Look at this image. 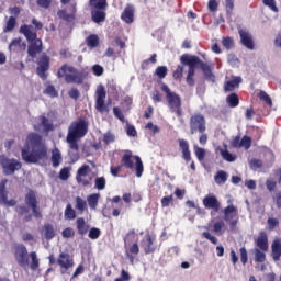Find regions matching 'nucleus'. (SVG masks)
Wrapping results in <instances>:
<instances>
[{
	"mask_svg": "<svg viewBox=\"0 0 281 281\" xmlns=\"http://www.w3.org/2000/svg\"><path fill=\"white\" fill-rule=\"evenodd\" d=\"M21 157L25 164H38L47 159V146L43 143V137L38 134H30L26 145L21 149Z\"/></svg>",
	"mask_w": 281,
	"mask_h": 281,
	"instance_id": "nucleus-1",
	"label": "nucleus"
},
{
	"mask_svg": "<svg viewBox=\"0 0 281 281\" xmlns=\"http://www.w3.org/2000/svg\"><path fill=\"white\" fill-rule=\"evenodd\" d=\"M180 63H182V65L189 66L188 75L186 78V82L189 87H194V85H196V81H194V76L196 75V67H199L203 71L205 80L216 82V77L212 72V66L201 60L199 56L183 54L180 57Z\"/></svg>",
	"mask_w": 281,
	"mask_h": 281,
	"instance_id": "nucleus-2",
	"label": "nucleus"
},
{
	"mask_svg": "<svg viewBox=\"0 0 281 281\" xmlns=\"http://www.w3.org/2000/svg\"><path fill=\"white\" fill-rule=\"evenodd\" d=\"M88 131H89V123H87L85 119H79L78 121L72 122L68 127L66 142L69 145L70 150H75V153H77V159H78V150H80V146L78 145V142L79 139H82L85 135H87Z\"/></svg>",
	"mask_w": 281,
	"mask_h": 281,
	"instance_id": "nucleus-3",
	"label": "nucleus"
},
{
	"mask_svg": "<svg viewBox=\"0 0 281 281\" xmlns=\"http://www.w3.org/2000/svg\"><path fill=\"white\" fill-rule=\"evenodd\" d=\"M20 34H23L29 43L27 54L30 58H36L38 54L43 53V41L38 38V33L34 31V26L27 24L21 25Z\"/></svg>",
	"mask_w": 281,
	"mask_h": 281,
	"instance_id": "nucleus-4",
	"label": "nucleus"
},
{
	"mask_svg": "<svg viewBox=\"0 0 281 281\" xmlns=\"http://www.w3.org/2000/svg\"><path fill=\"white\" fill-rule=\"evenodd\" d=\"M89 74L85 70H77L76 67L64 64L57 71V78L64 79L66 85H83Z\"/></svg>",
	"mask_w": 281,
	"mask_h": 281,
	"instance_id": "nucleus-5",
	"label": "nucleus"
},
{
	"mask_svg": "<svg viewBox=\"0 0 281 281\" xmlns=\"http://www.w3.org/2000/svg\"><path fill=\"white\" fill-rule=\"evenodd\" d=\"M161 91L166 93L167 106L170 112L175 113L177 117H183L181 95H179L177 92H172L170 87H168L166 83L161 85Z\"/></svg>",
	"mask_w": 281,
	"mask_h": 281,
	"instance_id": "nucleus-6",
	"label": "nucleus"
},
{
	"mask_svg": "<svg viewBox=\"0 0 281 281\" xmlns=\"http://www.w3.org/2000/svg\"><path fill=\"white\" fill-rule=\"evenodd\" d=\"M89 7L93 23H104L106 21V8H109L106 0H89Z\"/></svg>",
	"mask_w": 281,
	"mask_h": 281,
	"instance_id": "nucleus-7",
	"label": "nucleus"
},
{
	"mask_svg": "<svg viewBox=\"0 0 281 281\" xmlns=\"http://www.w3.org/2000/svg\"><path fill=\"white\" fill-rule=\"evenodd\" d=\"M121 166L127 170H133L136 166V177L144 175V162L139 156H133V151L128 150L121 158Z\"/></svg>",
	"mask_w": 281,
	"mask_h": 281,
	"instance_id": "nucleus-8",
	"label": "nucleus"
},
{
	"mask_svg": "<svg viewBox=\"0 0 281 281\" xmlns=\"http://www.w3.org/2000/svg\"><path fill=\"white\" fill-rule=\"evenodd\" d=\"M189 128L191 135H195V133H205V131H207L205 116L201 113L191 115Z\"/></svg>",
	"mask_w": 281,
	"mask_h": 281,
	"instance_id": "nucleus-9",
	"label": "nucleus"
},
{
	"mask_svg": "<svg viewBox=\"0 0 281 281\" xmlns=\"http://www.w3.org/2000/svg\"><path fill=\"white\" fill-rule=\"evenodd\" d=\"M0 166L3 170V175H14L18 170L23 168V164L14 158H8L5 156H0Z\"/></svg>",
	"mask_w": 281,
	"mask_h": 281,
	"instance_id": "nucleus-10",
	"label": "nucleus"
},
{
	"mask_svg": "<svg viewBox=\"0 0 281 281\" xmlns=\"http://www.w3.org/2000/svg\"><path fill=\"white\" fill-rule=\"evenodd\" d=\"M36 75L42 80H47V72L49 71V67L52 65V59L47 54H42L36 60Z\"/></svg>",
	"mask_w": 281,
	"mask_h": 281,
	"instance_id": "nucleus-11",
	"label": "nucleus"
},
{
	"mask_svg": "<svg viewBox=\"0 0 281 281\" xmlns=\"http://www.w3.org/2000/svg\"><path fill=\"white\" fill-rule=\"evenodd\" d=\"M224 221L228 223L231 232H236L238 225V207L231 204L224 209Z\"/></svg>",
	"mask_w": 281,
	"mask_h": 281,
	"instance_id": "nucleus-12",
	"label": "nucleus"
},
{
	"mask_svg": "<svg viewBox=\"0 0 281 281\" xmlns=\"http://www.w3.org/2000/svg\"><path fill=\"white\" fill-rule=\"evenodd\" d=\"M89 172H91V167H89V165H82L78 168L76 173V181L78 186H82V188H89V186H91L93 177L89 176Z\"/></svg>",
	"mask_w": 281,
	"mask_h": 281,
	"instance_id": "nucleus-13",
	"label": "nucleus"
},
{
	"mask_svg": "<svg viewBox=\"0 0 281 281\" xmlns=\"http://www.w3.org/2000/svg\"><path fill=\"white\" fill-rule=\"evenodd\" d=\"M24 201L26 205L31 207L34 218H43V213H41L38 200L36 199V191L30 189L24 196Z\"/></svg>",
	"mask_w": 281,
	"mask_h": 281,
	"instance_id": "nucleus-14",
	"label": "nucleus"
},
{
	"mask_svg": "<svg viewBox=\"0 0 281 281\" xmlns=\"http://www.w3.org/2000/svg\"><path fill=\"white\" fill-rule=\"evenodd\" d=\"M14 258L22 269H25L30 265V259L27 257V247L23 244H19L14 247Z\"/></svg>",
	"mask_w": 281,
	"mask_h": 281,
	"instance_id": "nucleus-15",
	"label": "nucleus"
},
{
	"mask_svg": "<svg viewBox=\"0 0 281 281\" xmlns=\"http://www.w3.org/2000/svg\"><path fill=\"white\" fill-rule=\"evenodd\" d=\"M97 98H95V109L99 111V113H109V105L104 103V100H106V90L104 89V86H100L97 89Z\"/></svg>",
	"mask_w": 281,
	"mask_h": 281,
	"instance_id": "nucleus-16",
	"label": "nucleus"
},
{
	"mask_svg": "<svg viewBox=\"0 0 281 281\" xmlns=\"http://www.w3.org/2000/svg\"><path fill=\"white\" fill-rule=\"evenodd\" d=\"M57 265H59L61 273H67L69 269L74 268V257L68 252H60Z\"/></svg>",
	"mask_w": 281,
	"mask_h": 281,
	"instance_id": "nucleus-17",
	"label": "nucleus"
},
{
	"mask_svg": "<svg viewBox=\"0 0 281 281\" xmlns=\"http://www.w3.org/2000/svg\"><path fill=\"white\" fill-rule=\"evenodd\" d=\"M156 240L157 238L153 237L150 234L145 235V237L142 239L140 247L146 256L157 251V245H155Z\"/></svg>",
	"mask_w": 281,
	"mask_h": 281,
	"instance_id": "nucleus-18",
	"label": "nucleus"
},
{
	"mask_svg": "<svg viewBox=\"0 0 281 281\" xmlns=\"http://www.w3.org/2000/svg\"><path fill=\"white\" fill-rule=\"evenodd\" d=\"M5 186H8V179H2L0 182V203L7 205V207H14V205H16V200H8V190H5Z\"/></svg>",
	"mask_w": 281,
	"mask_h": 281,
	"instance_id": "nucleus-19",
	"label": "nucleus"
},
{
	"mask_svg": "<svg viewBox=\"0 0 281 281\" xmlns=\"http://www.w3.org/2000/svg\"><path fill=\"white\" fill-rule=\"evenodd\" d=\"M69 12L70 13H67V10L65 9L58 10L57 16H59V19H61L63 21H66V23H71L76 21V12H77L76 3H72L69 5Z\"/></svg>",
	"mask_w": 281,
	"mask_h": 281,
	"instance_id": "nucleus-20",
	"label": "nucleus"
},
{
	"mask_svg": "<svg viewBox=\"0 0 281 281\" xmlns=\"http://www.w3.org/2000/svg\"><path fill=\"white\" fill-rule=\"evenodd\" d=\"M202 203L205 210H213V212H221V202L216 195H206Z\"/></svg>",
	"mask_w": 281,
	"mask_h": 281,
	"instance_id": "nucleus-21",
	"label": "nucleus"
},
{
	"mask_svg": "<svg viewBox=\"0 0 281 281\" xmlns=\"http://www.w3.org/2000/svg\"><path fill=\"white\" fill-rule=\"evenodd\" d=\"M238 34L240 36L241 45H244L246 49H255L256 45L254 44V36H251V33H249V31H245L241 29L238 31Z\"/></svg>",
	"mask_w": 281,
	"mask_h": 281,
	"instance_id": "nucleus-22",
	"label": "nucleus"
},
{
	"mask_svg": "<svg viewBox=\"0 0 281 281\" xmlns=\"http://www.w3.org/2000/svg\"><path fill=\"white\" fill-rule=\"evenodd\" d=\"M178 144H179V148L182 153V159H184V161L187 164H190V161H192V153L190 151V143H188V140H186L183 138H179Z\"/></svg>",
	"mask_w": 281,
	"mask_h": 281,
	"instance_id": "nucleus-23",
	"label": "nucleus"
},
{
	"mask_svg": "<svg viewBox=\"0 0 281 281\" xmlns=\"http://www.w3.org/2000/svg\"><path fill=\"white\" fill-rule=\"evenodd\" d=\"M125 248V256L130 260L131 265L135 261V256L139 255V244L135 241L134 244H130L124 246Z\"/></svg>",
	"mask_w": 281,
	"mask_h": 281,
	"instance_id": "nucleus-24",
	"label": "nucleus"
},
{
	"mask_svg": "<svg viewBox=\"0 0 281 281\" xmlns=\"http://www.w3.org/2000/svg\"><path fill=\"white\" fill-rule=\"evenodd\" d=\"M121 19L124 21V23L127 24H131L133 21H135V8H133V4H127L125 7L121 14Z\"/></svg>",
	"mask_w": 281,
	"mask_h": 281,
	"instance_id": "nucleus-25",
	"label": "nucleus"
},
{
	"mask_svg": "<svg viewBox=\"0 0 281 281\" xmlns=\"http://www.w3.org/2000/svg\"><path fill=\"white\" fill-rule=\"evenodd\" d=\"M257 247L261 251H269V237L266 232H260L256 240Z\"/></svg>",
	"mask_w": 281,
	"mask_h": 281,
	"instance_id": "nucleus-26",
	"label": "nucleus"
},
{
	"mask_svg": "<svg viewBox=\"0 0 281 281\" xmlns=\"http://www.w3.org/2000/svg\"><path fill=\"white\" fill-rule=\"evenodd\" d=\"M240 82H243V78L240 77H234L232 80L226 81L224 83V91H234L235 89H238L240 87Z\"/></svg>",
	"mask_w": 281,
	"mask_h": 281,
	"instance_id": "nucleus-27",
	"label": "nucleus"
},
{
	"mask_svg": "<svg viewBox=\"0 0 281 281\" xmlns=\"http://www.w3.org/2000/svg\"><path fill=\"white\" fill-rule=\"evenodd\" d=\"M50 161L53 164V168H58V166L63 164V154H60V149L58 148L53 149Z\"/></svg>",
	"mask_w": 281,
	"mask_h": 281,
	"instance_id": "nucleus-28",
	"label": "nucleus"
},
{
	"mask_svg": "<svg viewBox=\"0 0 281 281\" xmlns=\"http://www.w3.org/2000/svg\"><path fill=\"white\" fill-rule=\"evenodd\" d=\"M100 193H92L87 196V202L90 210H98V203H100Z\"/></svg>",
	"mask_w": 281,
	"mask_h": 281,
	"instance_id": "nucleus-29",
	"label": "nucleus"
},
{
	"mask_svg": "<svg viewBox=\"0 0 281 281\" xmlns=\"http://www.w3.org/2000/svg\"><path fill=\"white\" fill-rule=\"evenodd\" d=\"M77 231L79 236H85L89 232V225H87L85 217L77 218Z\"/></svg>",
	"mask_w": 281,
	"mask_h": 281,
	"instance_id": "nucleus-30",
	"label": "nucleus"
},
{
	"mask_svg": "<svg viewBox=\"0 0 281 281\" xmlns=\"http://www.w3.org/2000/svg\"><path fill=\"white\" fill-rule=\"evenodd\" d=\"M226 104H228L231 109H236V106L240 104V98L238 97V94H236V92H233L226 97Z\"/></svg>",
	"mask_w": 281,
	"mask_h": 281,
	"instance_id": "nucleus-31",
	"label": "nucleus"
},
{
	"mask_svg": "<svg viewBox=\"0 0 281 281\" xmlns=\"http://www.w3.org/2000/svg\"><path fill=\"white\" fill-rule=\"evenodd\" d=\"M281 257V241L276 239L272 243V259L278 262V260H280Z\"/></svg>",
	"mask_w": 281,
	"mask_h": 281,
	"instance_id": "nucleus-32",
	"label": "nucleus"
},
{
	"mask_svg": "<svg viewBox=\"0 0 281 281\" xmlns=\"http://www.w3.org/2000/svg\"><path fill=\"white\" fill-rule=\"evenodd\" d=\"M43 231L46 240H52L53 238L56 237V231L54 229V225L44 224Z\"/></svg>",
	"mask_w": 281,
	"mask_h": 281,
	"instance_id": "nucleus-33",
	"label": "nucleus"
},
{
	"mask_svg": "<svg viewBox=\"0 0 281 281\" xmlns=\"http://www.w3.org/2000/svg\"><path fill=\"white\" fill-rule=\"evenodd\" d=\"M227 177H228V175L225 171L220 170L214 176V181H215V183H217V186H223V183L227 182Z\"/></svg>",
	"mask_w": 281,
	"mask_h": 281,
	"instance_id": "nucleus-34",
	"label": "nucleus"
},
{
	"mask_svg": "<svg viewBox=\"0 0 281 281\" xmlns=\"http://www.w3.org/2000/svg\"><path fill=\"white\" fill-rule=\"evenodd\" d=\"M134 243H137V234L135 231H130L124 237V247L127 245H134Z\"/></svg>",
	"mask_w": 281,
	"mask_h": 281,
	"instance_id": "nucleus-35",
	"label": "nucleus"
},
{
	"mask_svg": "<svg viewBox=\"0 0 281 281\" xmlns=\"http://www.w3.org/2000/svg\"><path fill=\"white\" fill-rule=\"evenodd\" d=\"M259 100L265 102L268 106H273V101L271 100V97L265 92V90H260L258 93Z\"/></svg>",
	"mask_w": 281,
	"mask_h": 281,
	"instance_id": "nucleus-36",
	"label": "nucleus"
},
{
	"mask_svg": "<svg viewBox=\"0 0 281 281\" xmlns=\"http://www.w3.org/2000/svg\"><path fill=\"white\" fill-rule=\"evenodd\" d=\"M16 27V18L15 16H10L9 20L7 21V24L3 29V32L8 34V32H12Z\"/></svg>",
	"mask_w": 281,
	"mask_h": 281,
	"instance_id": "nucleus-37",
	"label": "nucleus"
},
{
	"mask_svg": "<svg viewBox=\"0 0 281 281\" xmlns=\"http://www.w3.org/2000/svg\"><path fill=\"white\" fill-rule=\"evenodd\" d=\"M94 188L97 190H104L106 188V178L102 177H97L94 179Z\"/></svg>",
	"mask_w": 281,
	"mask_h": 281,
	"instance_id": "nucleus-38",
	"label": "nucleus"
},
{
	"mask_svg": "<svg viewBox=\"0 0 281 281\" xmlns=\"http://www.w3.org/2000/svg\"><path fill=\"white\" fill-rule=\"evenodd\" d=\"M87 45L88 47H98L100 45V37L95 34H91L87 38Z\"/></svg>",
	"mask_w": 281,
	"mask_h": 281,
	"instance_id": "nucleus-39",
	"label": "nucleus"
},
{
	"mask_svg": "<svg viewBox=\"0 0 281 281\" xmlns=\"http://www.w3.org/2000/svg\"><path fill=\"white\" fill-rule=\"evenodd\" d=\"M30 258H31V269L32 271H36L40 267V261H38V256L36 255L35 251L30 252Z\"/></svg>",
	"mask_w": 281,
	"mask_h": 281,
	"instance_id": "nucleus-40",
	"label": "nucleus"
},
{
	"mask_svg": "<svg viewBox=\"0 0 281 281\" xmlns=\"http://www.w3.org/2000/svg\"><path fill=\"white\" fill-rule=\"evenodd\" d=\"M221 155H222V159H224L225 161H228L229 164H232L235 159H237L236 155H233L227 149H221Z\"/></svg>",
	"mask_w": 281,
	"mask_h": 281,
	"instance_id": "nucleus-41",
	"label": "nucleus"
},
{
	"mask_svg": "<svg viewBox=\"0 0 281 281\" xmlns=\"http://www.w3.org/2000/svg\"><path fill=\"white\" fill-rule=\"evenodd\" d=\"M40 119L45 133H49V131H54V124L49 122V119H47L46 116H41Z\"/></svg>",
	"mask_w": 281,
	"mask_h": 281,
	"instance_id": "nucleus-42",
	"label": "nucleus"
},
{
	"mask_svg": "<svg viewBox=\"0 0 281 281\" xmlns=\"http://www.w3.org/2000/svg\"><path fill=\"white\" fill-rule=\"evenodd\" d=\"M155 74L160 80H164V78L168 76V67L158 66L155 70Z\"/></svg>",
	"mask_w": 281,
	"mask_h": 281,
	"instance_id": "nucleus-43",
	"label": "nucleus"
},
{
	"mask_svg": "<svg viewBox=\"0 0 281 281\" xmlns=\"http://www.w3.org/2000/svg\"><path fill=\"white\" fill-rule=\"evenodd\" d=\"M71 177V168L70 167H64L59 171V179L61 181H67Z\"/></svg>",
	"mask_w": 281,
	"mask_h": 281,
	"instance_id": "nucleus-44",
	"label": "nucleus"
},
{
	"mask_svg": "<svg viewBox=\"0 0 281 281\" xmlns=\"http://www.w3.org/2000/svg\"><path fill=\"white\" fill-rule=\"evenodd\" d=\"M145 130L149 131V134L153 135V136H155V135H157V133L161 132V128H159L158 125H154L153 122H148L145 125Z\"/></svg>",
	"mask_w": 281,
	"mask_h": 281,
	"instance_id": "nucleus-45",
	"label": "nucleus"
},
{
	"mask_svg": "<svg viewBox=\"0 0 281 281\" xmlns=\"http://www.w3.org/2000/svg\"><path fill=\"white\" fill-rule=\"evenodd\" d=\"M173 80H177L178 82H181L183 78V66L178 65L176 70L172 74Z\"/></svg>",
	"mask_w": 281,
	"mask_h": 281,
	"instance_id": "nucleus-46",
	"label": "nucleus"
},
{
	"mask_svg": "<svg viewBox=\"0 0 281 281\" xmlns=\"http://www.w3.org/2000/svg\"><path fill=\"white\" fill-rule=\"evenodd\" d=\"M44 95H48L49 98H58V91L52 85H48L44 90Z\"/></svg>",
	"mask_w": 281,
	"mask_h": 281,
	"instance_id": "nucleus-47",
	"label": "nucleus"
},
{
	"mask_svg": "<svg viewBox=\"0 0 281 281\" xmlns=\"http://www.w3.org/2000/svg\"><path fill=\"white\" fill-rule=\"evenodd\" d=\"M76 210H78V212H85V210H87V201H85L80 196H77L76 198Z\"/></svg>",
	"mask_w": 281,
	"mask_h": 281,
	"instance_id": "nucleus-48",
	"label": "nucleus"
},
{
	"mask_svg": "<svg viewBox=\"0 0 281 281\" xmlns=\"http://www.w3.org/2000/svg\"><path fill=\"white\" fill-rule=\"evenodd\" d=\"M240 148H245V150H249L251 148V136H243L240 140Z\"/></svg>",
	"mask_w": 281,
	"mask_h": 281,
	"instance_id": "nucleus-49",
	"label": "nucleus"
},
{
	"mask_svg": "<svg viewBox=\"0 0 281 281\" xmlns=\"http://www.w3.org/2000/svg\"><path fill=\"white\" fill-rule=\"evenodd\" d=\"M239 256H240V262L245 267V265H247V262H249V255L247 252V248L241 247L239 249Z\"/></svg>",
	"mask_w": 281,
	"mask_h": 281,
	"instance_id": "nucleus-50",
	"label": "nucleus"
},
{
	"mask_svg": "<svg viewBox=\"0 0 281 281\" xmlns=\"http://www.w3.org/2000/svg\"><path fill=\"white\" fill-rule=\"evenodd\" d=\"M65 218H68V221H74V218H76V211L71 207V204L66 206Z\"/></svg>",
	"mask_w": 281,
	"mask_h": 281,
	"instance_id": "nucleus-51",
	"label": "nucleus"
},
{
	"mask_svg": "<svg viewBox=\"0 0 281 281\" xmlns=\"http://www.w3.org/2000/svg\"><path fill=\"white\" fill-rule=\"evenodd\" d=\"M150 63H151L153 65H155V64L157 63V54H153V55L150 56V58L145 59V60L142 63L140 68H142V69H148V66L150 65Z\"/></svg>",
	"mask_w": 281,
	"mask_h": 281,
	"instance_id": "nucleus-52",
	"label": "nucleus"
},
{
	"mask_svg": "<svg viewBox=\"0 0 281 281\" xmlns=\"http://www.w3.org/2000/svg\"><path fill=\"white\" fill-rule=\"evenodd\" d=\"M173 201H175V196L172 194H170L168 196H164L160 201L161 207H170V205H172Z\"/></svg>",
	"mask_w": 281,
	"mask_h": 281,
	"instance_id": "nucleus-53",
	"label": "nucleus"
},
{
	"mask_svg": "<svg viewBox=\"0 0 281 281\" xmlns=\"http://www.w3.org/2000/svg\"><path fill=\"white\" fill-rule=\"evenodd\" d=\"M255 260L257 262H265V260H267V255L262 250L256 248L255 249Z\"/></svg>",
	"mask_w": 281,
	"mask_h": 281,
	"instance_id": "nucleus-54",
	"label": "nucleus"
},
{
	"mask_svg": "<svg viewBox=\"0 0 281 281\" xmlns=\"http://www.w3.org/2000/svg\"><path fill=\"white\" fill-rule=\"evenodd\" d=\"M113 113H114V117H116V120H120V122H122L123 124L126 122V117H124V113L122 112V110L120 108L114 106Z\"/></svg>",
	"mask_w": 281,
	"mask_h": 281,
	"instance_id": "nucleus-55",
	"label": "nucleus"
},
{
	"mask_svg": "<svg viewBox=\"0 0 281 281\" xmlns=\"http://www.w3.org/2000/svg\"><path fill=\"white\" fill-rule=\"evenodd\" d=\"M223 229H225V222H223V220L213 223V232L215 234H221Z\"/></svg>",
	"mask_w": 281,
	"mask_h": 281,
	"instance_id": "nucleus-56",
	"label": "nucleus"
},
{
	"mask_svg": "<svg viewBox=\"0 0 281 281\" xmlns=\"http://www.w3.org/2000/svg\"><path fill=\"white\" fill-rule=\"evenodd\" d=\"M194 153L196 156L198 161H203L205 159V149L194 146Z\"/></svg>",
	"mask_w": 281,
	"mask_h": 281,
	"instance_id": "nucleus-57",
	"label": "nucleus"
},
{
	"mask_svg": "<svg viewBox=\"0 0 281 281\" xmlns=\"http://www.w3.org/2000/svg\"><path fill=\"white\" fill-rule=\"evenodd\" d=\"M100 234H102V232L100 231V228H95V227H92L90 231H89V238H91V240H98V238H100Z\"/></svg>",
	"mask_w": 281,
	"mask_h": 281,
	"instance_id": "nucleus-58",
	"label": "nucleus"
},
{
	"mask_svg": "<svg viewBox=\"0 0 281 281\" xmlns=\"http://www.w3.org/2000/svg\"><path fill=\"white\" fill-rule=\"evenodd\" d=\"M21 43H22L21 37L12 40L11 43L9 44V49L11 52H16V49L21 47Z\"/></svg>",
	"mask_w": 281,
	"mask_h": 281,
	"instance_id": "nucleus-59",
	"label": "nucleus"
},
{
	"mask_svg": "<svg viewBox=\"0 0 281 281\" xmlns=\"http://www.w3.org/2000/svg\"><path fill=\"white\" fill-rule=\"evenodd\" d=\"M222 45L225 47V49H232L234 47V40L229 36L223 37Z\"/></svg>",
	"mask_w": 281,
	"mask_h": 281,
	"instance_id": "nucleus-60",
	"label": "nucleus"
},
{
	"mask_svg": "<svg viewBox=\"0 0 281 281\" xmlns=\"http://www.w3.org/2000/svg\"><path fill=\"white\" fill-rule=\"evenodd\" d=\"M103 142L104 144L109 145V144H113V142H115V135H113V133L111 132H106L103 135Z\"/></svg>",
	"mask_w": 281,
	"mask_h": 281,
	"instance_id": "nucleus-61",
	"label": "nucleus"
},
{
	"mask_svg": "<svg viewBox=\"0 0 281 281\" xmlns=\"http://www.w3.org/2000/svg\"><path fill=\"white\" fill-rule=\"evenodd\" d=\"M63 238H74L76 236V232H74V228L67 227L61 232Z\"/></svg>",
	"mask_w": 281,
	"mask_h": 281,
	"instance_id": "nucleus-62",
	"label": "nucleus"
},
{
	"mask_svg": "<svg viewBox=\"0 0 281 281\" xmlns=\"http://www.w3.org/2000/svg\"><path fill=\"white\" fill-rule=\"evenodd\" d=\"M263 5H267L272 12H278V7L276 5V0H262Z\"/></svg>",
	"mask_w": 281,
	"mask_h": 281,
	"instance_id": "nucleus-63",
	"label": "nucleus"
},
{
	"mask_svg": "<svg viewBox=\"0 0 281 281\" xmlns=\"http://www.w3.org/2000/svg\"><path fill=\"white\" fill-rule=\"evenodd\" d=\"M68 95L69 98H71L72 100H78V98H80V90H78L77 88H71L68 91Z\"/></svg>",
	"mask_w": 281,
	"mask_h": 281,
	"instance_id": "nucleus-64",
	"label": "nucleus"
}]
</instances>
